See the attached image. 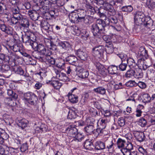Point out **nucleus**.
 <instances>
[{
    "label": "nucleus",
    "mask_w": 155,
    "mask_h": 155,
    "mask_svg": "<svg viewBox=\"0 0 155 155\" xmlns=\"http://www.w3.org/2000/svg\"><path fill=\"white\" fill-rule=\"evenodd\" d=\"M80 36L82 40L86 41L90 38L89 33L85 30H82L80 31Z\"/></svg>",
    "instance_id": "obj_31"
},
{
    "label": "nucleus",
    "mask_w": 155,
    "mask_h": 155,
    "mask_svg": "<svg viewBox=\"0 0 155 155\" xmlns=\"http://www.w3.org/2000/svg\"><path fill=\"white\" fill-rule=\"evenodd\" d=\"M114 48L113 47V45L112 44H106L104 47L105 51L107 54H111L114 51Z\"/></svg>",
    "instance_id": "obj_41"
},
{
    "label": "nucleus",
    "mask_w": 155,
    "mask_h": 155,
    "mask_svg": "<svg viewBox=\"0 0 155 155\" xmlns=\"http://www.w3.org/2000/svg\"><path fill=\"white\" fill-rule=\"evenodd\" d=\"M0 28L2 31L8 35H12L13 34L12 27L5 24H0Z\"/></svg>",
    "instance_id": "obj_17"
},
{
    "label": "nucleus",
    "mask_w": 155,
    "mask_h": 155,
    "mask_svg": "<svg viewBox=\"0 0 155 155\" xmlns=\"http://www.w3.org/2000/svg\"><path fill=\"white\" fill-rule=\"evenodd\" d=\"M18 23L21 28H28L30 25L28 19L24 16L18 21Z\"/></svg>",
    "instance_id": "obj_22"
},
{
    "label": "nucleus",
    "mask_w": 155,
    "mask_h": 155,
    "mask_svg": "<svg viewBox=\"0 0 155 155\" xmlns=\"http://www.w3.org/2000/svg\"><path fill=\"white\" fill-rule=\"evenodd\" d=\"M7 55L2 53H0V63H2L7 62L6 58Z\"/></svg>",
    "instance_id": "obj_64"
},
{
    "label": "nucleus",
    "mask_w": 155,
    "mask_h": 155,
    "mask_svg": "<svg viewBox=\"0 0 155 155\" xmlns=\"http://www.w3.org/2000/svg\"><path fill=\"white\" fill-rule=\"evenodd\" d=\"M78 76L82 78H85L88 77L89 73L86 69L82 68L80 69L78 71Z\"/></svg>",
    "instance_id": "obj_28"
},
{
    "label": "nucleus",
    "mask_w": 155,
    "mask_h": 155,
    "mask_svg": "<svg viewBox=\"0 0 155 155\" xmlns=\"http://www.w3.org/2000/svg\"><path fill=\"white\" fill-rule=\"evenodd\" d=\"M20 58L19 56L12 51H9L6 56L7 62L12 67L15 65L16 60Z\"/></svg>",
    "instance_id": "obj_8"
},
{
    "label": "nucleus",
    "mask_w": 155,
    "mask_h": 155,
    "mask_svg": "<svg viewBox=\"0 0 155 155\" xmlns=\"http://www.w3.org/2000/svg\"><path fill=\"white\" fill-rule=\"evenodd\" d=\"M126 143V142L124 140L120 138H118L117 142V147L119 149L124 148L125 144Z\"/></svg>",
    "instance_id": "obj_46"
},
{
    "label": "nucleus",
    "mask_w": 155,
    "mask_h": 155,
    "mask_svg": "<svg viewBox=\"0 0 155 155\" xmlns=\"http://www.w3.org/2000/svg\"><path fill=\"white\" fill-rule=\"evenodd\" d=\"M47 56L48 57L46 58V59L47 62L49 64L52 65H54L56 64V62L57 61L56 60H55L53 58L50 57V56Z\"/></svg>",
    "instance_id": "obj_57"
},
{
    "label": "nucleus",
    "mask_w": 155,
    "mask_h": 155,
    "mask_svg": "<svg viewBox=\"0 0 155 155\" xmlns=\"http://www.w3.org/2000/svg\"><path fill=\"white\" fill-rule=\"evenodd\" d=\"M107 71L109 74L110 75H118V70H119L118 65L112 64L108 66Z\"/></svg>",
    "instance_id": "obj_18"
},
{
    "label": "nucleus",
    "mask_w": 155,
    "mask_h": 155,
    "mask_svg": "<svg viewBox=\"0 0 155 155\" xmlns=\"http://www.w3.org/2000/svg\"><path fill=\"white\" fill-rule=\"evenodd\" d=\"M138 122L139 124L142 127H145L146 125L147 122L145 118L143 117H140Z\"/></svg>",
    "instance_id": "obj_55"
},
{
    "label": "nucleus",
    "mask_w": 155,
    "mask_h": 155,
    "mask_svg": "<svg viewBox=\"0 0 155 155\" xmlns=\"http://www.w3.org/2000/svg\"><path fill=\"white\" fill-rule=\"evenodd\" d=\"M12 16V20H14V18H15V19L19 20V21L23 17V15L20 13V12Z\"/></svg>",
    "instance_id": "obj_61"
},
{
    "label": "nucleus",
    "mask_w": 155,
    "mask_h": 155,
    "mask_svg": "<svg viewBox=\"0 0 155 155\" xmlns=\"http://www.w3.org/2000/svg\"><path fill=\"white\" fill-rule=\"evenodd\" d=\"M59 77L60 79L62 81L66 82L69 81V78L67 76L66 74L64 73H60Z\"/></svg>",
    "instance_id": "obj_48"
},
{
    "label": "nucleus",
    "mask_w": 155,
    "mask_h": 155,
    "mask_svg": "<svg viewBox=\"0 0 155 155\" xmlns=\"http://www.w3.org/2000/svg\"><path fill=\"white\" fill-rule=\"evenodd\" d=\"M138 54L140 58L138 60V62H141L142 61H144L145 59H147L148 57L147 51L145 48L141 47L140 49Z\"/></svg>",
    "instance_id": "obj_11"
},
{
    "label": "nucleus",
    "mask_w": 155,
    "mask_h": 155,
    "mask_svg": "<svg viewBox=\"0 0 155 155\" xmlns=\"http://www.w3.org/2000/svg\"><path fill=\"white\" fill-rule=\"evenodd\" d=\"M93 91L98 94L102 95L106 94V90L105 88L102 86H100L96 88H94Z\"/></svg>",
    "instance_id": "obj_39"
},
{
    "label": "nucleus",
    "mask_w": 155,
    "mask_h": 155,
    "mask_svg": "<svg viewBox=\"0 0 155 155\" xmlns=\"http://www.w3.org/2000/svg\"><path fill=\"white\" fill-rule=\"evenodd\" d=\"M93 62L96 68L98 70L101 76L104 77H105L107 74V70L103 65L101 64L98 61L93 60Z\"/></svg>",
    "instance_id": "obj_9"
},
{
    "label": "nucleus",
    "mask_w": 155,
    "mask_h": 155,
    "mask_svg": "<svg viewBox=\"0 0 155 155\" xmlns=\"http://www.w3.org/2000/svg\"><path fill=\"white\" fill-rule=\"evenodd\" d=\"M28 14L31 18L34 21L38 20L40 17L39 14L35 11L29 10Z\"/></svg>",
    "instance_id": "obj_26"
},
{
    "label": "nucleus",
    "mask_w": 155,
    "mask_h": 155,
    "mask_svg": "<svg viewBox=\"0 0 155 155\" xmlns=\"http://www.w3.org/2000/svg\"><path fill=\"white\" fill-rule=\"evenodd\" d=\"M106 120H103V119H101V120L100 124H102L103 125V127H99V128L97 129V131L98 132L99 131L100 133H101L103 130L106 127Z\"/></svg>",
    "instance_id": "obj_56"
},
{
    "label": "nucleus",
    "mask_w": 155,
    "mask_h": 155,
    "mask_svg": "<svg viewBox=\"0 0 155 155\" xmlns=\"http://www.w3.org/2000/svg\"><path fill=\"white\" fill-rule=\"evenodd\" d=\"M58 45L66 51H71L72 49V45L68 41H59L58 43Z\"/></svg>",
    "instance_id": "obj_12"
},
{
    "label": "nucleus",
    "mask_w": 155,
    "mask_h": 155,
    "mask_svg": "<svg viewBox=\"0 0 155 155\" xmlns=\"http://www.w3.org/2000/svg\"><path fill=\"white\" fill-rule=\"evenodd\" d=\"M48 43L50 44V47L48 48L49 50L51 51V50L54 51H58V48L57 46L54 44L51 40H49L46 44V45L48 46L49 45H47Z\"/></svg>",
    "instance_id": "obj_34"
},
{
    "label": "nucleus",
    "mask_w": 155,
    "mask_h": 155,
    "mask_svg": "<svg viewBox=\"0 0 155 155\" xmlns=\"http://www.w3.org/2000/svg\"><path fill=\"white\" fill-rule=\"evenodd\" d=\"M75 11L76 12H73L70 14L69 18L72 23H85L87 20H88V17H91L87 15L83 8H79Z\"/></svg>",
    "instance_id": "obj_4"
},
{
    "label": "nucleus",
    "mask_w": 155,
    "mask_h": 155,
    "mask_svg": "<svg viewBox=\"0 0 155 155\" xmlns=\"http://www.w3.org/2000/svg\"><path fill=\"white\" fill-rule=\"evenodd\" d=\"M134 137L137 141L141 142L145 141L146 137L143 132L141 131H134Z\"/></svg>",
    "instance_id": "obj_16"
},
{
    "label": "nucleus",
    "mask_w": 155,
    "mask_h": 155,
    "mask_svg": "<svg viewBox=\"0 0 155 155\" xmlns=\"http://www.w3.org/2000/svg\"><path fill=\"white\" fill-rule=\"evenodd\" d=\"M127 65L128 64L129 67L130 69L135 67L137 64L134 61V60L132 58H129L127 59Z\"/></svg>",
    "instance_id": "obj_45"
},
{
    "label": "nucleus",
    "mask_w": 155,
    "mask_h": 155,
    "mask_svg": "<svg viewBox=\"0 0 155 155\" xmlns=\"http://www.w3.org/2000/svg\"><path fill=\"white\" fill-rule=\"evenodd\" d=\"M133 7L131 5H126L121 7V12H125L127 15L130 13L133 10Z\"/></svg>",
    "instance_id": "obj_35"
},
{
    "label": "nucleus",
    "mask_w": 155,
    "mask_h": 155,
    "mask_svg": "<svg viewBox=\"0 0 155 155\" xmlns=\"http://www.w3.org/2000/svg\"><path fill=\"white\" fill-rule=\"evenodd\" d=\"M89 111L90 114L92 117L98 116L100 115L99 111L98 112L97 110L94 108L91 107L89 109Z\"/></svg>",
    "instance_id": "obj_49"
},
{
    "label": "nucleus",
    "mask_w": 155,
    "mask_h": 155,
    "mask_svg": "<svg viewBox=\"0 0 155 155\" xmlns=\"http://www.w3.org/2000/svg\"><path fill=\"white\" fill-rule=\"evenodd\" d=\"M56 61H57L55 64L57 67L62 69H64L65 65L64 60H62V59H60V60L56 59Z\"/></svg>",
    "instance_id": "obj_44"
},
{
    "label": "nucleus",
    "mask_w": 155,
    "mask_h": 155,
    "mask_svg": "<svg viewBox=\"0 0 155 155\" xmlns=\"http://www.w3.org/2000/svg\"><path fill=\"white\" fill-rule=\"evenodd\" d=\"M134 18V22L136 25H143L150 31L154 30L155 25L153 20L150 16L145 15L144 12L140 11L136 12Z\"/></svg>",
    "instance_id": "obj_1"
},
{
    "label": "nucleus",
    "mask_w": 155,
    "mask_h": 155,
    "mask_svg": "<svg viewBox=\"0 0 155 155\" xmlns=\"http://www.w3.org/2000/svg\"><path fill=\"white\" fill-rule=\"evenodd\" d=\"M12 71L16 74L23 76L25 77H30L31 78V77L29 76V74L25 73L24 71L18 65H15L12 67Z\"/></svg>",
    "instance_id": "obj_10"
},
{
    "label": "nucleus",
    "mask_w": 155,
    "mask_h": 155,
    "mask_svg": "<svg viewBox=\"0 0 155 155\" xmlns=\"http://www.w3.org/2000/svg\"><path fill=\"white\" fill-rule=\"evenodd\" d=\"M20 149L21 151L24 152L29 149V146L27 143L23 144L21 146Z\"/></svg>",
    "instance_id": "obj_63"
},
{
    "label": "nucleus",
    "mask_w": 155,
    "mask_h": 155,
    "mask_svg": "<svg viewBox=\"0 0 155 155\" xmlns=\"http://www.w3.org/2000/svg\"><path fill=\"white\" fill-rule=\"evenodd\" d=\"M94 140L87 139L84 143V147L86 150H92L94 149Z\"/></svg>",
    "instance_id": "obj_19"
},
{
    "label": "nucleus",
    "mask_w": 155,
    "mask_h": 155,
    "mask_svg": "<svg viewBox=\"0 0 155 155\" xmlns=\"http://www.w3.org/2000/svg\"><path fill=\"white\" fill-rule=\"evenodd\" d=\"M94 126L92 125H87L86 127H84V130L87 134L91 135L92 134H94Z\"/></svg>",
    "instance_id": "obj_36"
},
{
    "label": "nucleus",
    "mask_w": 155,
    "mask_h": 155,
    "mask_svg": "<svg viewBox=\"0 0 155 155\" xmlns=\"http://www.w3.org/2000/svg\"><path fill=\"white\" fill-rule=\"evenodd\" d=\"M21 38L23 43H25L26 45L31 46L33 48L35 46V43H37L31 41L29 36L26 33L24 35H22Z\"/></svg>",
    "instance_id": "obj_15"
},
{
    "label": "nucleus",
    "mask_w": 155,
    "mask_h": 155,
    "mask_svg": "<svg viewBox=\"0 0 155 155\" xmlns=\"http://www.w3.org/2000/svg\"><path fill=\"white\" fill-rule=\"evenodd\" d=\"M107 11L110 16L114 15L116 14V11L113 6H110L108 8H107Z\"/></svg>",
    "instance_id": "obj_58"
},
{
    "label": "nucleus",
    "mask_w": 155,
    "mask_h": 155,
    "mask_svg": "<svg viewBox=\"0 0 155 155\" xmlns=\"http://www.w3.org/2000/svg\"><path fill=\"white\" fill-rule=\"evenodd\" d=\"M47 83L50 84L54 87V89L57 90L59 89L62 85V83L58 80L49 81L48 82H47Z\"/></svg>",
    "instance_id": "obj_30"
},
{
    "label": "nucleus",
    "mask_w": 155,
    "mask_h": 155,
    "mask_svg": "<svg viewBox=\"0 0 155 155\" xmlns=\"http://www.w3.org/2000/svg\"><path fill=\"white\" fill-rule=\"evenodd\" d=\"M53 4L52 2L50 1L49 0H44V6L46 7V9L48 10L51 8L52 5Z\"/></svg>",
    "instance_id": "obj_50"
},
{
    "label": "nucleus",
    "mask_w": 155,
    "mask_h": 155,
    "mask_svg": "<svg viewBox=\"0 0 155 155\" xmlns=\"http://www.w3.org/2000/svg\"><path fill=\"white\" fill-rule=\"evenodd\" d=\"M105 19H106V21L107 24H108V25L111 23L113 24H116L118 22V20L117 18L114 15L111 16H108L107 18H106Z\"/></svg>",
    "instance_id": "obj_37"
},
{
    "label": "nucleus",
    "mask_w": 155,
    "mask_h": 155,
    "mask_svg": "<svg viewBox=\"0 0 155 155\" xmlns=\"http://www.w3.org/2000/svg\"><path fill=\"white\" fill-rule=\"evenodd\" d=\"M65 131L67 134L70 135V136L74 137L76 136L78 132L77 129L73 125L68 126L66 128Z\"/></svg>",
    "instance_id": "obj_13"
},
{
    "label": "nucleus",
    "mask_w": 155,
    "mask_h": 155,
    "mask_svg": "<svg viewBox=\"0 0 155 155\" xmlns=\"http://www.w3.org/2000/svg\"><path fill=\"white\" fill-rule=\"evenodd\" d=\"M66 62H68L70 64L76 66V63L77 62L78 59L74 55H70L66 57L65 58Z\"/></svg>",
    "instance_id": "obj_23"
},
{
    "label": "nucleus",
    "mask_w": 155,
    "mask_h": 155,
    "mask_svg": "<svg viewBox=\"0 0 155 155\" xmlns=\"http://www.w3.org/2000/svg\"><path fill=\"white\" fill-rule=\"evenodd\" d=\"M108 25L106 19L99 18L96 20L95 23L92 25L91 30L94 36L99 38L101 34L106 32L105 28Z\"/></svg>",
    "instance_id": "obj_3"
},
{
    "label": "nucleus",
    "mask_w": 155,
    "mask_h": 155,
    "mask_svg": "<svg viewBox=\"0 0 155 155\" xmlns=\"http://www.w3.org/2000/svg\"><path fill=\"white\" fill-rule=\"evenodd\" d=\"M125 85L127 87H136L137 86V83L134 81L130 80L127 82Z\"/></svg>",
    "instance_id": "obj_52"
},
{
    "label": "nucleus",
    "mask_w": 155,
    "mask_h": 155,
    "mask_svg": "<svg viewBox=\"0 0 155 155\" xmlns=\"http://www.w3.org/2000/svg\"><path fill=\"white\" fill-rule=\"evenodd\" d=\"M145 6L151 11L155 10V0H147L145 3Z\"/></svg>",
    "instance_id": "obj_25"
},
{
    "label": "nucleus",
    "mask_w": 155,
    "mask_h": 155,
    "mask_svg": "<svg viewBox=\"0 0 155 155\" xmlns=\"http://www.w3.org/2000/svg\"><path fill=\"white\" fill-rule=\"evenodd\" d=\"M29 121L26 119L23 118L18 120L17 124L19 127L24 129L27 127Z\"/></svg>",
    "instance_id": "obj_21"
},
{
    "label": "nucleus",
    "mask_w": 155,
    "mask_h": 155,
    "mask_svg": "<svg viewBox=\"0 0 155 155\" xmlns=\"http://www.w3.org/2000/svg\"><path fill=\"white\" fill-rule=\"evenodd\" d=\"M9 86L11 89L7 90V93L8 95L11 97L14 100H16L18 98V95L13 90L15 89V84L14 83H11L9 85Z\"/></svg>",
    "instance_id": "obj_14"
},
{
    "label": "nucleus",
    "mask_w": 155,
    "mask_h": 155,
    "mask_svg": "<svg viewBox=\"0 0 155 155\" xmlns=\"http://www.w3.org/2000/svg\"><path fill=\"white\" fill-rule=\"evenodd\" d=\"M134 70L130 68L127 71L125 74L124 76L127 78H130L133 76L134 77Z\"/></svg>",
    "instance_id": "obj_54"
},
{
    "label": "nucleus",
    "mask_w": 155,
    "mask_h": 155,
    "mask_svg": "<svg viewBox=\"0 0 155 155\" xmlns=\"http://www.w3.org/2000/svg\"><path fill=\"white\" fill-rule=\"evenodd\" d=\"M25 33L29 36L31 41L34 42L36 41L37 37L35 34L31 32H28Z\"/></svg>",
    "instance_id": "obj_53"
},
{
    "label": "nucleus",
    "mask_w": 155,
    "mask_h": 155,
    "mask_svg": "<svg viewBox=\"0 0 155 155\" xmlns=\"http://www.w3.org/2000/svg\"><path fill=\"white\" fill-rule=\"evenodd\" d=\"M23 97L25 102H27L31 105H35L38 100V97L34 93L31 92L25 93Z\"/></svg>",
    "instance_id": "obj_6"
},
{
    "label": "nucleus",
    "mask_w": 155,
    "mask_h": 155,
    "mask_svg": "<svg viewBox=\"0 0 155 155\" xmlns=\"http://www.w3.org/2000/svg\"><path fill=\"white\" fill-rule=\"evenodd\" d=\"M9 64H2L1 66V72H10V73L8 74V76H10L11 75V71H12V70H10V66L9 65Z\"/></svg>",
    "instance_id": "obj_40"
},
{
    "label": "nucleus",
    "mask_w": 155,
    "mask_h": 155,
    "mask_svg": "<svg viewBox=\"0 0 155 155\" xmlns=\"http://www.w3.org/2000/svg\"><path fill=\"white\" fill-rule=\"evenodd\" d=\"M80 91L76 87L72 89L68 93V100L71 103L75 104L78 103L79 101L78 95Z\"/></svg>",
    "instance_id": "obj_7"
},
{
    "label": "nucleus",
    "mask_w": 155,
    "mask_h": 155,
    "mask_svg": "<svg viewBox=\"0 0 155 155\" xmlns=\"http://www.w3.org/2000/svg\"><path fill=\"white\" fill-rule=\"evenodd\" d=\"M77 112L76 110H70L68 112V119L72 120L76 118L78 116Z\"/></svg>",
    "instance_id": "obj_33"
},
{
    "label": "nucleus",
    "mask_w": 155,
    "mask_h": 155,
    "mask_svg": "<svg viewBox=\"0 0 155 155\" xmlns=\"http://www.w3.org/2000/svg\"><path fill=\"white\" fill-rule=\"evenodd\" d=\"M115 37L114 35H103L102 38L103 40L105 41L107 44H112V42L114 41V38Z\"/></svg>",
    "instance_id": "obj_29"
},
{
    "label": "nucleus",
    "mask_w": 155,
    "mask_h": 155,
    "mask_svg": "<svg viewBox=\"0 0 155 155\" xmlns=\"http://www.w3.org/2000/svg\"><path fill=\"white\" fill-rule=\"evenodd\" d=\"M143 100L142 101L146 104L147 103H149L150 102L151 100H153L154 99L152 98V96L151 97L149 94H145L142 95Z\"/></svg>",
    "instance_id": "obj_43"
},
{
    "label": "nucleus",
    "mask_w": 155,
    "mask_h": 155,
    "mask_svg": "<svg viewBox=\"0 0 155 155\" xmlns=\"http://www.w3.org/2000/svg\"><path fill=\"white\" fill-rule=\"evenodd\" d=\"M105 51L104 46L102 45H96L92 49L91 53L93 57L97 59L94 60L98 61L103 58Z\"/></svg>",
    "instance_id": "obj_5"
},
{
    "label": "nucleus",
    "mask_w": 155,
    "mask_h": 155,
    "mask_svg": "<svg viewBox=\"0 0 155 155\" xmlns=\"http://www.w3.org/2000/svg\"><path fill=\"white\" fill-rule=\"evenodd\" d=\"M35 47L33 49L35 51L33 53V56L36 59H38L42 62H44L45 58L42 56H50L52 53V51H50L48 47L42 44L35 43Z\"/></svg>",
    "instance_id": "obj_2"
},
{
    "label": "nucleus",
    "mask_w": 155,
    "mask_h": 155,
    "mask_svg": "<svg viewBox=\"0 0 155 155\" xmlns=\"http://www.w3.org/2000/svg\"><path fill=\"white\" fill-rule=\"evenodd\" d=\"M39 129L41 132H45L47 131H49L50 130L48 129V127L45 124H42L39 127Z\"/></svg>",
    "instance_id": "obj_59"
},
{
    "label": "nucleus",
    "mask_w": 155,
    "mask_h": 155,
    "mask_svg": "<svg viewBox=\"0 0 155 155\" xmlns=\"http://www.w3.org/2000/svg\"><path fill=\"white\" fill-rule=\"evenodd\" d=\"M40 25L41 28L46 31L48 29V27L50 26V24L46 21L44 20L41 22Z\"/></svg>",
    "instance_id": "obj_51"
},
{
    "label": "nucleus",
    "mask_w": 155,
    "mask_h": 155,
    "mask_svg": "<svg viewBox=\"0 0 155 155\" xmlns=\"http://www.w3.org/2000/svg\"><path fill=\"white\" fill-rule=\"evenodd\" d=\"M92 4L86 3L85 5V11L86 13L91 15H93L95 13V8L92 5Z\"/></svg>",
    "instance_id": "obj_24"
},
{
    "label": "nucleus",
    "mask_w": 155,
    "mask_h": 155,
    "mask_svg": "<svg viewBox=\"0 0 155 155\" xmlns=\"http://www.w3.org/2000/svg\"><path fill=\"white\" fill-rule=\"evenodd\" d=\"M150 79L152 80H155V71L150 69L148 72Z\"/></svg>",
    "instance_id": "obj_60"
},
{
    "label": "nucleus",
    "mask_w": 155,
    "mask_h": 155,
    "mask_svg": "<svg viewBox=\"0 0 155 155\" xmlns=\"http://www.w3.org/2000/svg\"><path fill=\"white\" fill-rule=\"evenodd\" d=\"M134 77L136 78H141L143 76L142 70L139 68H136L134 70Z\"/></svg>",
    "instance_id": "obj_38"
},
{
    "label": "nucleus",
    "mask_w": 155,
    "mask_h": 155,
    "mask_svg": "<svg viewBox=\"0 0 155 155\" xmlns=\"http://www.w3.org/2000/svg\"><path fill=\"white\" fill-rule=\"evenodd\" d=\"M114 143L113 142V140H108L106 142V148L109 151H111L114 148L113 147Z\"/></svg>",
    "instance_id": "obj_47"
},
{
    "label": "nucleus",
    "mask_w": 155,
    "mask_h": 155,
    "mask_svg": "<svg viewBox=\"0 0 155 155\" xmlns=\"http://www.w3.org/2000/svg\"><path fill=\"white\" fill-rule=\"evenodd\" d=\"M106 11L104 9V7L101 6L100 8H97V10L95 9V13L99 16L100 18L105 17L106 16L105 15Z\"/></svg>",
    "instance_id": "obj_27"
},
{
    "label": "nucleus",
    "mask_w": 155,
    "mask_h": 155,
    "mask_svg": "<svg viewBox=\"0 0 155 155\" xmlns=\"http://www.w3.org/2000/svg\"><path fill=\"white\" fill-rule=\"evenodd\" d=\"M106 148V145L104 143L101 141H97L95 143L94 149L96 150H103Z\"/></svg>",
    "instance_id": "obj_32"
},
{
    "label": "nucleus",
    "mask_w": 155,
    "mask_h": 155,
    "mask_svg": "<svg viewBox=\"0 0 155 155\" xmlns=\"http://www.w3.org/2000/svg\"><path fill=\"white\" fill-rule=\"evenodd\" d=\"M75 53L78 58L82 60L85 61L87 58V53L81 49H78L75 52Z\"/></svg>",
    "instance_id": "obj_20"
},
{
    "label": "nucleus",
    "mask_w": 155,
    "mask_h": 155,
    "mask_svg": "<svg viewBox=\"0 0 155 155\" xmlns=\"http://www.w3.org/2000/svg\"><path fill=\"white\" fill-rule=\"evenodd\" d=\"M89 94L88 92H85L80 101V103L82 105H84L87 101L89 97Z\"/></svg>",
    "instance_id": "obj_42"
},
{
    "label": "nucleus",
    "mask_w": 155,
    "mask_h": 155,
    "mask_svg": "<svg viewBox=\"0 0 155 155\" xmlns=\"http://www.w3.org/2000/svg\"><path fill=\"white\" fill-rule=\"evenodd\" d=\"M118 65L119 69L122 71L125 70L127 66V64L125 63H121Z\"/></svg>",
    "instance_id": "obj_62"
}]
</instances>
